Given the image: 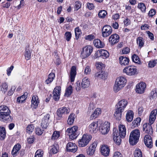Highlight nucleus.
<instances>
[{
    "mask_svg": "<svg viewBox=\"0 0 157 157\" xmlns=\"http://www.w3.org/2000/svg\"><path fill=\"white\" fill-rule=\"evenodd\" d=\"M118 130L117 128H113V136L115 143L118 145H119L121 143V138H124L126 135V129L124 125H119Z\"/></svg>",
    "mask_w": 157,
    "mask_h": 157,
    "instance_id": "f257e3e1",
    "label": "nucleus"
},
{
    "mask_svg": "<svg viewBox=\"0 0 157 157\" xmlns=\"http://www.w3.org/2000/svg\"><path fill=\"white\" fill-rule=\"evenodd\" d=\"M126 82V79L123 77L117 78L113 86L114 91L117 93L124 86Z\"/></svg>",
    "mask_w": 157,
    "mask_h": 157,
    "instance_id": "f03ea898",
    "label": "nucleus"
},
{
    "mask_svg": "<svg viewBox=\"0 0 157 157\" xmlns=\"http://www.w3.org/2000/svg\"><path fill=\"white\" fill-rule=\"evenodd\" d=\"M140 136V131L139 129H135L130 133L129 141L130 144L134 145L138 142Z\"/></svg>",
    "mask_w": 157,
    "mask_h": 157,
    "instance_id": "7ed1b4c3",
    "label": "nucleus"
},
{
    "mask_svg": "<svg viewBox=\"0 0 157 157\" xmlns=\"http://www.w3.org/2000/svg\"><path fill=\"white\" fill-rule=\"evenodd\" d=\"M92 136L89 134H84L81 139L78 141V146L83 147L86 146L91 140Z\"/></svg>",
    "mask_w": 157,
    "mask_h": 157,
    "instance_id": "20e7f679",
    "label": "nucleus"
},
{
    "mask_svg": "<svg viewBox=\"0 0 157 157\" xmlns=\"http://www.w3.org/2000/svg\"><path fill=\"white\" fill-rule=\"evenodd\" d=\"M78 127L77 126H74L71 128H68L66 130V132L68 134L70 139L73 140L76 138L78 135L77 133V131Z\"/></svg>",
    "mask_w": 157,
    "mask_h": 157,
    "instance_id": "39448f33",
    "label": "nucleus"
},
{
    "mask_svg": "<svg viewBox=\"0 0 157 157\" xmlns=\"http://www.w3.org/2000/svg\"><path fill=\"white\" fill-rule=\"evenodd\" d=\"M123 72L129 76L135 75L138 73L136 68L132 65L126 67L123 69Z\"/></svg>",
    "mask_w": 157,
    "mask_h": 157,
    "instance_id": "423d86ee",
    "label": "nucleus"
},
{
    "mask_svg": "<svg viewBox=\"0 0 157 157\" xmlns=\"http://www.w3.org/2000/svg\"><path fill=\"white\" fill-rule=\"evenodd\" d=\"M51 121V120L50 119V114L48 113L46 114L41 120L40 123L41 126L43 129H46Z\"/></svg>",
    "mask_w": 157,
    "mask_h": 157,
    "instance_id": "0eeeda50",
    "label": "nucleus"
},
{
    "mask_svg": "<svg viewBox=\"0 0 157 157\" xmlns=\"http://www.w3.org/2000/svg\"><path fill=\"white\" fill-rule=\"evenodd\" d=\"M93 51V48L90 46L84 47L82 51L81 56L83 59H85L89 56Z\"/></svg>",
    "mask_w": 157,
    "mask_h": 157,
    "instance_id": "6e6552de",
    "label": "nucleus"
},
{
    "mask_svg": "<svg viewBox=\"0 0 157 157\" xmlns=\"http://www.w3.org/2000/svg\"><path fill=\"white\" fill-rule=\"evenodd\" d=\"M112 29L109 25H105L101 29L102 35L104 37H108L112 33Z\"/></svg>",
    "mask_w": 157,
    "mask_h": 157,
    "instance_id": "1a4fd4ad",
    "label": "nucleus"
},
{
    "mask_svg": "<svg viewBox=\"0 0 157 157\" xmlns=\"http://www.w3.org/2000/svg\"><path fill=\"white\" fill-rule=\"evenodd\" d=\"M110 127V123L105 122L100 127V130L102 134H105L109 132Z\"/></svg>",
    "mask_w": 157,
    "mask_h": 157,
    "instance_id": "9d476101",
    "label": "nucleus"
},
{
    "mask_svg": "<svg viewBox=\"0 0 157 157\" xmlns=\"http://www.w3.org/2000/svg\"><path fill=\"white\" fill-rule=\"evenodd\" d=\"M67 152L75 153L77 150V147L75 143L71 142L68 143L66 146Z\"/></svg>",
    "mask_w": 157,
    "mask_h": 157,
    "instance_id": "9b49d317",
    "label": "nucleus"
},
{
    "mask_svg": "<svg viewBox=\"0 0 157 157\" xmlns=\"http://www.w3.org/2000/svg\"><path fill=\"white\" fill-rule=\"evenodd\" d=\"M61 87L59 86H56L53 91V98L56 101H58L60 98V91Z\"/></svg>",
    "mask_w": 157,
    "mask_h": 157,
    "instance_id": "f8f14e48",
    "label": "nucleus"
},
{
    "mask_svg": "<svg viewBox=\"0 0 157 157\" xmlns=\"http://www.w3.org/2000/svg\"><path fill=\"white\" fill-rule=\"evenodd\" d=\"M146 88L145 83L143 82L137 84L136 86V92L138 94H141L144 93Z\"/></svg>",
    "mask_w": 157,
    "mask_h": 157,
    "instance_id": "ddd939ff",
    "label": "nucleus"
},
{
    "mask_svg": "<svg viewBox=\"0 0 157 157\" xmlns=\"http://www.w3.org/2000/svg\"><path fill=\"white\" fill-rule=\"evenodd\" d=\"M144 142L145 145L148 148H151L152 147V139L149 135H146L144 137Z\"/></svg>",
    "mask_w": 157,
    "mask_h": 157,
    "instance_id": "4468645a",
    "label": "nucleus"
},
{
    "mask_svg": "<svg viewBox=\"0 0 157 157\" xmlns=\"http://www.w3.org/2000/svg\"><path fill=\"white\" fill-rule=\"evenodd\" d=\"M13 120V118L10 114H6L0 113V120L4 122H11Z\"/></svg>",
    "mask_w": 157,
    "mask_h": 157,
    "instance_id": "2eb2a0df",
    "label": "nucleus"
},
{
    "mask_svg": "<svg viewBox=\"0 0 157 157\" xmlns=\"http://www.w3.org/2000/svg\"><path fill=\"white\" fill-rule=\"evenodd\" d=\"M110 149L107 145H103L100 148V152L104 156L106 157L109 155Z\"/></svg>",
    "mask_w": 157,
    "mask_h": 157,
    "instance_id": "dca6fc26",
    "label": "nucleus"
},
{
    "mask_svg": "<svg viewBox=\"0 0 157 157\" xmlns=\"http://www.w3.org/2000/svg\"><path fill=\"white\" fill-rule=\"evenodd\" d=\"M127 104L128 102L126 100H122L119 101L116 105V108L120 110L122 109L124 111Z\"/></svg>",
    "mask_w": 157,
    "mask_h": 157,
    "instance_id": "f3484780",
    "label": "nucleus"
},
{
    "mask_svg": "<svg viewBox=\"0 0 157 157\" xmlns=\"http://www.w3.org/2000/svg\"><path fill=\"white\" fill-rule=\"evenodd\" d=\"M98 122H95L90 124L88 127V129L90 133H95L98 129Z\"/></svg>",
    "mask_w": 157,
    "mask_h": 157,
    "instance_id": "a211bd4d",
    "label": "nucleus"
},
{
    "mask_svg": "<svg viewBox=\"0 0 157 157\" xmlns=\"http://www.w3.org/2000/svg\"><path fill=\"white\" fill-rule=\"evenodd\" d=\"M70 110L67 109L66 107H62L59 108L57 111V115L60 118L62 117L63 115L68 113Z\"/></svg>",
    "mask_w": 157,
    "mask_h": 157,
    "instance_id": "6ab92c4d",
    "label": "nucleus"
},
{
    "mask_svg": "<svg viewBox=\"0 0 157 157\" xmlns=\"http://www.w3.org/2000/svg\"><path fill=\"white\" fill-rule=\"evenodd\" d=\"M120 39L119 36L115 33L112 35L109 38V40L112 45H113L118 43Z\"/></svg>",
    "mask_w": 157,
    "mask_h": 157,
    "instance_id": "aec40b11",
    "label": "nucleus"
},
{
    "mask_svg": "<svg viewBox=\"0 0 157 157\" xmlns=\"http://www.w3.org/2000/svg\"><path fill=\"white\" fill-rule=\"evenodd\" d=\"M152 124L149 123H146L143 125V130L145 132L150 134H152L153 133V131L152 128L151 126Z\"/></svg>",
    "mask_w": 157,
    "mask_h": 157,
    "instance_id": "412c9836",
    "label": "nucleus"
},
{
    "mask_svg": "<svg viewBox=\"0 0 157 157\" xmlns=\"http://www.w3.org/2000/svg\"><path fill=\"white\" fill-rule=\"evenodd\" d=\"M97 145V142L94 141L91 144V146L88 148L87 150V153L88 155H92L94 153L95 151V148Z\"/></svg>",
    "mask_w": 157,
    "mask_h": 157,
    "instance_id": "4be33fe9",
    "label": "nucleus"
},
{
    "mask_svg": "<svg viewBox=\"0 0 157 157\" xmlns=\"http://www.w3.org/2000/svg\"><path fill=\"white\" fill-rule=\"evenodd\" d=\"M76 74V68L75 66L72 67L70 73V79L71 82L74 81L75 77Z\"/></svg>",
    "mask_w": 157,
    "mask_h": 157,
    "instance_id": "5701e85b",
    "label": "nucleus"
},
{
    "mask_svg": "<svg viewBox=\"0 0 157 157\" xmlns=\"http://www.w3.org/2000/svg\"><path fill=\"white\" fill-rule=\"evenodd\" d=\"M119 61L120 63L121 66H125L128 65L129 59L128 57L121 56L119 57Z\"/></svg>",
    "mask_w": 157,
    "mask_h": 157,
    "instance_id": "b1692460",
    "label": "nucleus"
},
{
    "mask_svg": "<svg viewBox=\"0 0 157 157\" xmlns=\"http://www.w3.org/2000/svg\"><path fill=\"white\" fill-rule=\"evenodd\" d=\"M157 114V110L155 109L152 110L151 113L149 116V123L152 124L155 121Z\"/></svg>",
    "mask_w": 157,
    "mask_h": 157,
    "instance_id": "393cba45",
    "label": "nucleus"
},
{
    "mask_svg": "<svg viewBox=\"0 0 157 157\" xmlns=\"http://www.w3.org/2000/svg\"><path fill=\"white\" fill-rule=\"evenodd\" d=\"M32 107L35 109H36L38 106L39 102L38 100V98L36 96H33L31 99Z\"/></svg>",
    "mask_w": 157,
    "mask_h": 157,
    "instance_id": "a878e982",
    "label": "nucleus"
},
{
    "mask_svg": "<svg viewBox=\"0 0 157 157\" xmlns=\"http://www.w3.org/2000/svg\"><path fill=\"white\" fill-rule=\"evenodd\" d=\"M94 46L98 48H103L105 46L104 43L98 39L94 40Z\"/></svg>",
    "mask_w": 157,
    "mask_h": 157,
    "instance_id": "bb28decb",
    "label": "nucleus"
},
{
    "mask_svg": "<svg viewBox=\"0 0 157 157\" xmlns=\"http://www.w3.org/2000/svg\"><path fill=\"white\" fill-rule=\"evenodd\" d=\"M101 109L100 108H97L91 114L90 117V120H92L98 117V115L101 114Z\"/></svg>",
    "mask_w": 157,
    "mask_h": 157,
    "instance_id": "cd10ccee",
    "label": "nucleus"
},
{
    "mask_svg": "<svg viewBox=\"0 0 157 157\" xmlns=\"http://www.w3.org/2000/svg\"><path fill=\"white\" fill-rule=\"evenodd\" d=\"M123 111L122 109L120 110L116 108L114 114L116 119L119 121L121 119L122 112Z\"/></svg>",
    "mask_w": 157,
    "mask_h": 157,
    "instance_id": "c85d7f7f",
    "label": "nucleus"
},
{
    "mask_svg": "<svg viewBox=\"0 0 157 157\" xmlns=\"http://www.w3.org/2000/svg\"><path fill=\"white\" fill-rule=\"evenodd\" d=\"M76 117L75 115L73 113H72L69 116L67 122L68 124L72 125L73 124L75 119Z\"/></svg>",
    "mask_w": 157,
    "mask_h": 157,
    "instance_id": "c756f323",
    "label": "nucleus"
},
{
    "mask_svg": "<svg viewBox=\"0 0 157 157\" xmlns=\"http://www.w3.org/2000/svg\"><path fill=\"white\" fill-rule=\"evenodd\" d=\"M21 147V145L19 144H17L14 146L11 152L12 155L13 156L17 155V153L20 150Z\"/></svg>",
    "mask_w": 157,
    "mask_h": 157,
    "instance_id": "7c9ffc66",
    "label": "nucleus"
},
{
    "mask_svg": "<svg viewBox=\"0 0 157 157\" xmlns=\"http://www.w3.org/2000/svg\"><path fill=\"white\" fill-rule=\"evenodd\" d=\"M134 117V113L131 110H128L126 116V118L127 121L131 122L133 120Z\"/></svg>",
    "mask_w": 157,
    "mask_h": 157,
    "instance_id": "2f4dec72",
    "label": "nucleus"
},
{
    "mask_svg": "<svg viewBox=\"0 0 157 157\" xmlns=\"http://www.w3.org/2000/svg\"><path fill=\"white\" fill-rule=\"evenodd\" d=\"M90 85V82L88 78H84L82 80L81 87L82 88L85 89L88 87Z\"/></svg>",
    "mask_w": 157,
    "mask_h": 157,
    "instance_id": "473e14b6",
    "label": "nucleus"
},
{
    "mask_svg": "<svg viewBox=\"0 0 157 157\" xmlns=\"http://www.w3.org/2000/svg\"><path fill=\"white\" fill-rule=\"evenodd\" d=\"M0 113H2L10 114V111L8 107L4 105L0 106Z\"/></svg>",
    "mask_w": 157,
    "mask_h": 157,
    "instance_id": "72a5a7b5",
    "label": "nucleus"
},
{
    "mask_svg": "<svg viewBox=\"0 0 157 157\" xmlns=\"http://www.w3.org/2000/svg\"><path fill=\"white\" fill-rule=\"evenodd\" d=\"M28 94V93L27 92H25L22 95L17 98V102L19 103L21 102V103H22L27 98Z\"/></svg>",
    "mask_w": 157,
    "mask_h": 157,
    "instance_id": "f704fd0d",
    "label": "nucleus"
},
{
    "mask_svg": "<svg viewBox=\"0 0 157 157\" xmlns=\"http://www.w3.org/2000/svg\"><path fill=\"white\" fill-rule=\"evenodd\" d=\"M51 148L50 150L51 152L55 154L58 152L59 150V146L56 143H55L51 146Z\"/></svg>",
    "mask_w": 157,
    "mask_h": 157,
    "instance_id": "c9c22d12",
    "label": "nucleus"
},
{
    "mask_svg": "<svg viewBox=\"0 0 157 157\" xmlns=\"http://www.w3.org/2000/svg\"><path fill=\"white\" fill-rule=\"evenodd\" d=\"M6 136V131L4 127H0V139L3 140Z\"/></svg>",
    "mask_w": 157,
    "mask_h": 157,
    "instance_id": "e433bc0d",
    "label": "nucleus"
},
{
    "mask_svg": "<svg viewBox=\"0 0 157 157\" xmlns=\"http://www.w3.org/2000/svg\"><path fill=\"white\" fill-rule=\"evenodd\" d=\"M25 59L27 60L30 59L31 57V51L29 50V47L25 50Z\"/></svg>",
    "mask_w": 157,
    "mask_h": 157,
    "instance_id": "4c0bfd02",
    "label": "nucleus"
},
{
    "mask_svg": "<svg viewBox=\"0 0 157 157\" xmlns=\"http://www.w3.org/2000/svg\"><path fill=\"white\" fill-rule=\"evenodd\" d=\"M100 56L103 59H106L109 57V54L106 50L102 49L99 51Z\"/></svg>",
    "mask_w": 157,
    "mask_h": 157,
    "instance_id": "58836bf2",
    "label": "nucleus"
},
{
    "mask_svg": "<svg viewBox=\"0 0 157 157\" xmlns=\"http://www.w3.org/2000/svg\"><path fill=\"white\" fill-rule=\"evenodd\" d=\"M55 77V75L54 73H50L48 76L47 79L45 81V83L47 84L51 83Z\"/></svg>",
    "mask_w": 157,
    "mask_h": 157,
    "instance_id": "ea45409f",
    "label": "nucleus"
},
{
    "mask_svg": "<svg viewBox=\"0 0 157 157\" xmlns=\"http://www.w3.org/2000/svg\"><path fill=\"white\" fill-rule=\"evenodd\" d=\"M141 121V119L139 117H137L132 122V128H134L136 127H137L140 124Z\"/></svg>",
    "mask_w": 157,
    "mask_h": 157,
    "instance_id": "a19ab883",
    "label": "nucleus"
},
{
    "mask_svg": "<svg viewBox=\"0 0 157 157\" xmlns=\"http://www.w3.org/2000/svg\"><path fill=\"white\" fill-rule=\"evenodd\" d=\"M73 91V87L71 85L69 86L66 88L65 95L67 97H69L72 94Z\"/></svg>",
    "mask_w": 157,
    "mask_h": 157,
    "instance_id": "79ce46f5",
    "label": "nucleus"
},
{
    "mask_svg": "<svg viewBox=\"0 0 157 157\" xmlns=\"http://www.w3.org/2000/svg\"><path fill=\"white\" fill-rule=\"evenodd\" d=\"M132 59L133 62L137 64H140V60L139 56L136 54H134L132 56Z\"/></svg>",
    "mask_w": 157,
    "mask_h": 157,
    "instance_id": "37998d69",
    "label": "nucleus"
},
{
    "mask_svg": "<svg viewBox=\"0 0 157 157\" xmlns=\"http://www.w3.org/2000/svg\"><path fill=\"white\" fill-rule=\"evenodd\" d=\"M137 43L140 48L143 47L144 44V41L143 38L141 37H138L136 40Z\"/></svg>",
    "mask_w": 157,
    "mask_h": 157,
    "instance_id": "c03bdc74",
    "label": "nucleus"
},
{
    "mask_svg": "<svg viewBox=\"0 0 157 157\" xmlns=\"http://www.w3.org/2000/svg\"><path fill=\"white\" fill-rule=\"evenodd\" d=\"M107 14V12L104 10H100L98 13V17L101 18H104Z\"/></svg>",
    "mask_w": 157,
    "mask_h": 157,
    "instance_id": "a18cd8bd",
    "label": "nucleus"
},
{
    "mask_svg": "<svg viewBox=\"0 0 157 157\" xmlns=\"http://www.w3.org/2000/svg\"><path fill=\"white\" fill-rule=\"evenodd\" d=\"M34 128V126L33 124L29 125L26 127V132L29 134L31 133L33 131Z\"/></svg>",
    "mask_w": 157,
    "mask_h": 157,
    "instance_id": "49530a36",
    "label": "nucleus"
},
{
    "mask_svg": "<svg viewBox=\"0 0 157 157\" xmlns=\"http://www.w3.org/2000/svg\"><path fill=\"white\" fill-rule=\"evenodd\" d=\"M1 90L5 94L7 90L8 86L6 83H2L1 86Z\"/></svg>",
    "mask_w": 157,
    "mask_h": 157,
    "instance_id": "de8ad7c7",
    "label": "nucleus"
},
{
    "mask_svg": "<svg viewBox=\"0 0 157 157\" xmlns=\"http://www.w3.org/2000/svg\"><path fill=\"white\" fill-rule=\"evenodd\" d=\"M138 7L143 12H145L146 7L145 4L143 3H140L138 5Z\"/></svg>",
    "mask_w": 157,
    "mask_h": 157,
    "instance_id": "09e8293b",
    "label": "nucleus"
},
{
    "mask_svg": "<svg viewBox=\"0 0 157 157\" xmlns=\"http://www.w3.org/2000/svg\"><path fill=\"white\" fill-rule=\"evenodd\" d=\"M134 157H142V153L141 150L139 149L136 150L134 154Z\"/></svg>",
    "mask_w": 157,
    "mask_h": 157,
    "instance_id": "8fccbe9b",
    "label": "nucleus"
},
{
    "mask_svg": "<svg viewBox=\"0 0 157 157\" xmlns=\"http://www.w3.org/2000/svg\"><path fill=\"white\" fill-rule=\"evenodd\" d=\"M97 69L98 70L102 71L103 67H104V64L101 62H97L95 64Z\"/></svg>",
    "mask_w": 157,
    "mask_h": 157,
    "instance_id": "3c124183",
    "label": "nucleus"
},
{
    "mask_svg": "<svg viewBox=\"0 0 157 157\" xmlns=\"http://www.w3.org/2000/svg\"><path fill=\"white\" fill-rule=\"evenodd\" d=\"M150 94V98L151 99V98L152 99L155 98L157 97V90L155 89L151 92Z\"/></svg>",
    "mask_w": 157,
    "mask_h": 157,
    "instance_id": "603ef678",
    "label": "nucleus"
},
{
    "mask_svg": "<svg viewBox=\"0 0 157 157\" xmlns=\"http://www.w3.org/2000/svg\"><path fill=\"white\" fill-rule=\"evenodd\" d=\"M65 37L66 40L67 41H69L71 37V32H66L65 34Z\"/></svg>",
    "mask_w": 157,
    "mask_h": 157,
    "instance_id": "864d4df0",
    "label": "nucleus"
},
{
    "mask_svg": "<svg viewBox=\"0 0 157 157\" xmlns=\"http://www.w3.org/2000/svg\"><path fill=\"white\" fill-rule=\"evenodd\" d=\"M95 37L94 34H91L86 36L85 37V38L86 40L91 41L94 39Z\"/></svg>",
    "mask_w": 157,
    "mask_h": 157,
    "instance_id": "5fc2aeb1",
    "label": "nucleus"
},
{
    "mask_svg": "<svg viewBox=\"0 0 157 157\" xmlns=\"http://www.w3.org/2000/svg\"><path fill=\"white\" fill-rule=\"evenodd\" d=\"M107 76V74L106 72L101 71V74L100 75L99 79H105L106 78Z\"/></svg>",
    "mask_w": 157,
    "mask_h": 157,
    "instance_id": "6e6d98bb",
    "label": "nucleus"
},
{
    "mask_svg": "<svg viewBox=\"0 0 157 157\" xmlns=\"http://www.w3.org/2000/svg\"><path fill=\"white\" fill-rule=\"evenodd\" d=\"M60 136L59 132L58 131L54 132L52 137V140H56Z\"/></svg>",
    "mask_w": 157,
    "mask_h": 157,
    "instance_id": "4d7b16f0",
    "label": "nucleus"
},
{
    "mask_svg": "<svg viewBox=\"0 0 157 157\" xmlns=\"http://www.w3.org/2000/svg\"><path fill=\"white\" fill-rule=\"evenodd\" d=\"M43 130L40 127H37L35 129L36 133L38 135H41L43 133Z\"/></svg>",
    "mask_w": 157,
    "mask_h": 157,
    "instance_id": "13d9d810",
    "label": "nucleus"
},
{
    "mask_svg": "<svg viewBox=\"0 0 157 157\" xmlns=\"http://www.w3.org/2000/svg\"><path fill=\"white\" fill-rule=\"evenodd\" d=\"M82 3L80 1H77L75 3V8L76 10H78L81 7Z\"/></svg>",
    "mask_w": 157,
    "mask_h": 157,
    "instance_id": "bf43d9fd",
    "label": "nucleus"
},
{
    "mask_svg": "<svg viewBox=\"0 0 157 157\" xmlns=\"http://www.w3.org/2000/svg\"><path fill=\"white\" fill-rule=\"evenodd\" d=\"M16 87L15 86H12L10 90L9 91L8 93V95L9 96L12 95Z\"/></svg>",
    "mask_w": 157,
    "mask_h": 157,
    "instance_id": "052dcab7",
    "label": "nucleus"
},
{
    "mask_svg": "<svg viewBox=\"0 0 157 157\" xmlns=\"http://www.w3.org/2000/svg\"><path fill=\"white\" fill-rule=\"evenodd\" d=\"M80 83V81H78L75 84V86L77 91L81 89Z\"/></svg>",
    "mask_w": 157,
    "mask_h": 157,
    "instance_id": "680f3d73",
    "label": "nucleus"
},
{
    "mask_svg": "<svg viewBox=\"0 0 157 157\" xmlns=\"http://www.w3.org/2000/svg\"><path fill=\"white\" fill-rule=\"evenodd\" d=\"M156 13V11L154 9H151L149 12L148 15L151 17H152Z\"/></svg>",
    "mask_w": 157,
    "mask_h": 157,
    "instance_id": "e2e57ef3",
    "label": "nucleus"
},
{
    "mask_svg": "<svg viewBox=\"0 0 157 157\" xmlns=\"http://www.w3.org/2000/svg\"><path fill=\"white\" fill-rule=\"evenodd\" d=\"M27 142L29 144H31L33 143L34 141V137L32 136L30 137L27 139Z\"/></svg>",
    "mask_w": 157,
    "mask_h": 157,
    "instance_id": "0e129e2a",
    "label": "nucleus"
},
{
    "mask_svg": "<svg viewBox=\"0 0 157 157\" xmlns=\"http://www.w3.org/2000/svg\"><path fill=\"white\" fill-rule=\"evenodd\" d=\"M42 154L41 151L37 150L35 153L34 157H42Z\"/></svg>",
    "mask_w": 157,
    "mask_h": 157,
    "instance_id": "69168bd1",
    "label": "nucleus"
},
{
    "mask_svg": "<svg viewBox=\"0 0 157 157\" xmlns=\"http://www.w3.org/2000/svg\"><path fill=\"white\" fill-rule=\"evenodd\" d=\"M156 65V63L155 60L150 61L148 64L149 67H153Z\"/></svg>",
    "mask_w": 157,
    "mask_h": 157,
    "instance_id": "338daca9",
    "label": "nucleus"
},
{
    "mask_svg": "<svg viewBox=\"0 0 157 157\" xmlns=\"http://www.w3.org/2000/svg\"><path fill=\"white\" fill-rule=\"evenodd\" d=\"M113 157H123V156L120 152L116 151L114 153Z\"/></svg>",
    "mask_w": 157,
    "mask_h": 157,
    "instance_id": "774afa93",
    "label": "nucleus"
}]
</instances>
